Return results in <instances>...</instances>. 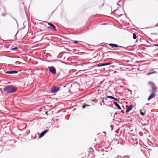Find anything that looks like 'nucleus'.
I'll use <instances>...</instances> for the list:
<instances>
[{
    "mask_svg": "<svg viewBox=\"0 0 158 158\" xmlns=\"http://www.w3.org/2000/svg\"><path fill=\"white\" fill-rule=\"evenodd\" d=\"M5 92L8 94H12L15 92L17 89V88L12 85H9L5 86L3 89Z\"/></svg>",
    "mask_w": 158,
    "mask_h": 158,
    "instance_id": "f257e3e1",
    "label": "nucleus"
},
{
    "mask_svg": "<svg viewBox=\"0 0 158 158\" xmlns=\"http://www.w3.org/2000/svg\"><path fill=\"white\" fill-rule=\"evenodd\" d=\"M60 89V87L55 86H53L51 87V92L54 94L56 93Z\"/></svg>",
    "mask_w": 158,
    "mask_h": 158,
    "instance_id": "f03ea898",
    "label": "nucleus"
},
{
    "mask_svg": "<svg viewBox=\"0 0 158 158\" xmlns=\"http://www.w3.org/2000/svg\"><path fill=\"white\" fill-rule=\"evenodd\" d=\"M49 71L53 74L56 73V68L53 66H49L48 67Z\"/></svg>",
    "mask_w": 158,
    "mask_h": 158,
    "instance_id": "7ed1b4c3",
    "label": "nucleus"
},
{
    "mask_svg": "<svg viewBox=\"0 0 158 158\" xmlns=\"http://www.w3.org/2000/svg\"><path fill=\"white\" fill-rule=\"evenodd\" d=\"M148 84L152 86V91L153 92H155L156 91L157 88L155 86V84L152 82H150L148 83Z\"/></svg>",
    "mask_w": 158,
    "mask_h": 158,
    "instance_id": "20e7f679",
    "label": "nucleus"
},
{
    "mask_svg": "<svg viewBox=\"0 0 158 158\" xmlns=\"http://www.w3.org/2000/svg\"><path fill=\"white\" fill-rule=\"evenodd\" d=\"M109 45L110 46H111V47H115V48H117V47H120V48H123L124 49H125V50H126L127 49L125 47H123V46H118V45H117V44H109Z\"/></svg>",
    "mask_w": 158,
    "mask_h": 158,
    "instance_id": "39448f33",
    "label": "nucleus"
},
{
    "mask_svg": "<svg viewBox=\"0 0 158 158\" xmlns=\"http://www.w3.org/2000/svg\"><path fill=\"white\" fill-rule=\"evenodd\" d=\"M18 72V71H6V72L5 73L6 74H12L17 73Z\"/></svg>",
    "mask_w": 158,
    "mask_h": 158,
    "instance_id": "423d86ee",
    "label": "nucleus"
},
{
    "mask_svg": "<svg viewBox=\"0 0 158 158\" xmlns=\"http://www.w3.org/2000/svg\"><path fill=\"white\" fill-rule=\"evenodd\" d=\"M133 107V106L132 105H129L127 107L126 111V112L127 113L128 112L130 111L132 109Z\"/></svg>",
    "mask_w": 158,
    "mask_h": 158,
    "instance_id": "0eeeda50",
    "label": "nucleus"
},
{
    "mask_svg": "<svg viewBox=\"0 0 158 158\" xmlns=\"http://www.w3.org/2000/svg\"><path fill=\"white\" fill-rule=\"evenodd\" d=\"M123 3L124 1H119L117 3V5L119 6L118 8L121 7V6H123Z\"/></svg>",
    "mask_w": 158,
    "mask_h": 158,
    "instance_id": "6e6552de",
    "label": "nucleus"
},
{
    "mask_svg": "<svg viewBox=\"0 0 158 158\" xmlns=\"http://www.w3.org/2000/svg\"><path fill=\"white\" fill-rule=\"evenodd\" d=\"M155 97V95L154 94L153 92H152L151 93L150 96L148 97V100H150L151 99L154 98Z\"/></svg>",
    "mask_w": 158,
    "mask_h": 158,
    "instance_id": "1a4fd4ad",
    "label": "nucleus"
},
{
    "mask_svg": "<svg viewBox=\"0 0 158 158\" xmlns=\"http://www.w3.org/2000/svg\"><path fill=\"white\" fill-rule=\"evenodd\" d=\"M113 103L115 105V106H116L119 109V110H121V107H120L119 104H118L117 102H113Z\"/></svg>",
    "mask_w": 158,
    "mask_h": 158,
    "instance_id": "9d476101",
    "label": "nucleus"
},
{
    "mask_svg": "<svg viewBox=\"0 0 158 158\" xmlns=\"http://www.w3.org/2000/svg\"><path fill=\"white\" fill-rule=\"evenodd\" d=\"M107 97L108 98H110L111 99H114V100H116V101H117L118 100V99L114 97L113 96H107Z\"/></svg>",
    "mask_w": 158,
    "mask_h": 158,
    "instance_id": "9b49d317",
    "label": "nucleus"
},
{
    "mask_svg": "<svg viewBox=\"0 0 158 158\" xmlns=\"http://www.w3.org/2000/svg\"><path fill=\"white\" fill-rule=\"evenodd\" d=\"M48 24L53 29H55L56 28L55 26L51 23H48Z\"/></svg>",
    "mask_w": 158,
    "mask_h": 158,
    "instance_id": "f8f14e48",
    "label": "nucleus"
},
{
    "mask_svg": "<svg viewBox=\"0 0 158 158\" xmlns=\"http://www.w3.org/2000/svg\"><path fill=\"white\" fill-rule=\"evenodd\" d=\"M157 73V72L156 71H153V72H149V73H147V74L148 75H149L152 74H153L154 73Z\"/></svg>",
    "mask_w": 158,
    "mask_h": 158,
    "instance_id": "ddd939ff",
    "label": "nucleus"
},
{
    "mask_svg": "<svg viewBox=\"0 0 158 158\" xmlns=\"http://www.w3.org/2000/svg\"><path fill=\"white\" fill-rule=\"evenodd\" d=\"M45 135V134L44 133L43 131L42 132L41 134H40V135H39V138H41L42 137H43Z\"/></svg>",
    "mask_w": 158,
    "mask_h": 158,
    "instance_id": "4468645a",
    "label": "nucleus"
},
{
    "mask_svg": "<svg viewBox=\"0 0 158 158\" xmlns=\"http://www.w3.org/2000/svg\"><path fill=\"white\" fill-rule=\"evenodd\" d=\"M15 64L16 65H18V64H24L22 62H20L18 61H16L15 63Z\"/></svg>",
    "mask_w": 158,
    "mask_h": 158,
    "instance_id": "2eb2a0df",
    "label": "nucleus"
},
{
    "mask_svg": "<svg viewBox=\"0 0 158 158\" xmlns=\"http://www.w3.org/2000/svg\"><path fill=\"white\" fill-rule=\"evenodd\" d=\"M133 38L134 39H135L136 38V35L135 33L133 34Z\"/></svg>",
    "mask_w": 158,
    "mask_h": 158,
    "instance_id": "dca6fc26",
    "label": "nucleus"
},
{
    "mask_svg": "<svg viewBox=\"0 0 158 158\" xmlns=\"http://www.w3.org/2000/svg\"><path fill=\"white\" fill-rule=\"evenodd\" d=\"M90 105H83L82 106V107L83 109H85L86 106H89Z\"/></svg>",
    "mask_w": 158,
    "mask_h": 158,
    "instance_id": "f3484780",
    "label": "nucleus"
},
{
    "mask_svg": "<svg viewBox=\"0 0 158 158\" xmlns=\"http://www.w3.org/2000/svg\"><path fill=\"white\" fill-rule=\"evenodd\" d=\"M105 65H108L111 64V63H105Z\"/></svg>",
    "mask_w": 158,
    "mask_h": 158,
    "instance_id": "a211bd4d",
    "label": "nucleus"
},
{
    "mask_svg": "<svg viewBox=\"0 0 158 158\" xmlns=\"http://www.w3.org/2000/svg\"><path fill=\"white\" fill-rule=\"evenodd\" d=\"M48 129L46 130L43 131V132L45 134L48 131Z\"/></svg>",
    "mask_w": 158,
    "mask_h": 158,
    "instance_id": "6ab92c4d",
    "label": "nucleus"
},
{
    "mask_svg": "<svg viewBox=\"0 0 158 158\" xmlns=\"http://www.w3.org/2000/svg\"><path fill=\"white\" fill-rule=\"evenodd\" d=\"M140 114L141 115H144L145 113H144L143 112L140 111Z\"/></svg>",
    "mask_w": 158,
    "mask_h": 158,
    "instance_id": "aec40b11",
    "label": "nucleus"
},
{
    "mask_svg": "<svg viewBox=\"0 0 158 158\" xmlns=\"http://www.w3.org/2000/svg\"><path fill=\"white\" fill-rule=\"evenodd\" d=\"M73 43L74 44H76L78 43V41L76 40H75L74 41Z\"/></svg>",
    "mask_w": 158,
    "mask_h": 158,
    "instance_id": "412c9836",
    "label": "nucleus"
},
{
    "mask_svg": "<svg viewBox=\"0 0 158 158\" xmlns=\"http://www.w3.org/2000/svg\"><path fill=\"white\" fill-rule=\"evenodd\" d=\"M101 99H102V101L103 102V104H105V102H104V99L102 98H101Z\"/></svg>",
    "mask_w": 158,
    "mask_h": 158,
    "instance_id": "4be33fe9",
    "label": "nucleus"
},
{
    "mask_svg": "<svg viewBox=\"0 0 158 158\" xmlns=\"http://www.w3.org/2000/svg\"><path fill=\"white\" fill-rule=\"evenodd\" d=\"M17 48V47H15V48H12L11 50H15Z\"/></svg>",
    "mask_w": 158,
    "mask_h": 158,
    "instance_id": "5701e85b",
    "label": "nucleus"
},
{
    "mask_svg": "<svg viewBox=\"0 0 158 158\" xmlns=\"http://www.w3.org/2000/svg\"><path fill=\"white\" fill-rule=\"evenodd\" d=\"M153 45L155 47H158V44H153Z\"/></svg>",
    "mask_w": 158,
    "mask_h": 158,
    "instance_id": "b1692460",
    "label": "nucleus"
},
{
    "mask_svg": "<svg viewBox=\"0 0 158 158\" xmlns=\"http://www.w3.org/2000/svg\"><path fill=\"white\" fill-rule=\"evenodd\" d=\"M97 66L98 67H101L102 66L101 64H98L97 65Z\"/></svg>",
    "mask_w": 158,
    "mask_h": 158,
    "instance_id": "393cba45",
    "label": "nucleus"
},
{
    "mask_svg": "<svg viewBox=\"0 0 158 158\" xmlns=\"http://www.w3.org/2000/svg\"><path fill=\"white\" fill-rule=\"evenodd\" d=\"M107 96L106 97H103V98H102L105 100H107Z\"/></svg>",
    "mask_w": 158,
    "mask_h": 158,
    "instance_id": "a878e982",
    "label": "nucleus"
},
{
    "mask_svg": "<svg viewBox=\"0 0 158 158\" xmlns=\"http://www.w3.org/2000/svg\"><path fill=\"white\" fill-rule=\"evenodd\" d=\"M101 64H102V66H105V63H102Z\"/></svg>",
    "mask_w": 158,
    "mask_h": 158,
    "instance_id": "bb28decb",
    "label": "nucleus"
},
{
    "mask_svg": "<svg viewBox=\"0 0 158 158\" xmlns=\"http://www.w3.org/2000/svg\"><path fill=\"white\" fill-rule=\"evenodd\" d=\"M13 18V19H14L15 20V21H16V23H17V24H18L17 22V21L16 19H15V18Z\"/></svg>",
    "mask_w": 158,
    "mask_h": 158,
    "instance_id": "cd10ccee",
    "label": "nucleus"
},
{
    "mask_svg": "<svg viewBox=\"0 0 158 158\" xmlns=\"http://www.w3.org/2000/svg\"><path fill=\"white\" fill-rule=\"evenodd\" d=\"M2 15L3 16H4L6 15V14H2Z\"/></svg>",
    "mask_w": 158,
    "mask_h": 158,
    "instance_id": "c85d7f7f",
    "label": "nucleus"
},
{
    "mask_svg": "<svg viewBox=\"0 0 158 158\" xmlns=\"http://www.w3.org/2000/svg\"><path fill=\"white\" fill-rule=\"evenodd\" d=\"M121 112H122L123 113L124 112V111L123 110H122L121 111Z\"/></svg>",
    "mask_w": 158,
    "mask_h": 158,
    "instance_id": "c756f323",
    "label": "nucleus"
},
{
    "mask_svg": "<svg viewBox=\"0 0 158 158\" xmlns=\"http://www.w3.org/2000/svg\"><path fill=\"white\" fill-rule=\"evenodd\" d=\"M152 34H153L156 35H157V34L156 33H152Z\"/></svg>",
    "mask_w": 158,
    "mask_h": 158,
    "instance_id": "7c9ffc66",
    "label": "nucleus"
},
{
    "mask_svg": "<svg viewBox=\"0 0 158 158\" xmlns=\"http://www.w3.org/2000/svg\"><path fill=\"white\" fill-rule=\"evenodd\" d=\"M16 36V35H15V39H16V37H15Z\"/></svg>",
    "mask_w": 158,
    "mask_h": 158,
    "instance_id": "2f4dec72",
    "label": "nucleus"
},
{
    "mask_svg": "<svg viewBox=\"0 0 158 158\" xmlns=\"http://www.w3.org/2000/svg\"><path fill=\"white\" fill-rule=\"evenodd\" d=\"M16 36V35H15V39H16V37H15Z\"/></svg>",
    "mask_w": 158,
    "mask_h": 158,
    "instance_id": "473e14b6",
    "label": "nucleus"
},
{
    "mask_svg": "<svg viewBox=\"0 0 158 158\" xmlns=\"http://www.w3.org/2000/svg\"><path fill=\"white\" fill-rule=\"evenodd\" d=\"M100 104L101 105H102V103L101 102H100Z\"/></svg>",
    "mask_w": 158,
    "mask_h": 158,
    "instance_id": "72a5a7b5",
    "label": "nucleus"
},
{
    "mask_svg": "<svg viewBox=\"0 0 158 158\" xmlns=\"http://www.w3.org/2000/svg\"><path fill=\"white\" fill-rule=\"evenodd\" d=\"M111 126L112 127V130H113V126Z\"/></svg>",
    "mask_w": 158,
    "mask_h": 158,
    "instance_id": "f704fd0d",
    "label": "nucleus"
},
{
    "mask_svg": "<svg viewBox=\"0 0 158 158\" xmlns=\"http://www.w3.org/2000/svg\"><path fill=\"white\" fill-rule=\"evenodd\" d=\"M4 10H5L6 9H5V7H4Z\"/></svg>",
    "mask_w": 158,
    "mask_h": 158,
    "instance_id": "c9c22d12",
    "label": "nucleus"
},
{
    "mask_svg": "<svg viewBox=\"0 0 158 158\" xmlns=\"http://www.w3.org/2000/svg\"><path fill=\"white\" fill-rule=\"evenodd\" d=\"M128 90H129V91H130L129 89H128Z\"/></svg>",
    "mask_w": 158,
    "mask_h": 158,
    "instance_id": "e433bc0d",
    "label": "nucleus"
}]
</instances>
